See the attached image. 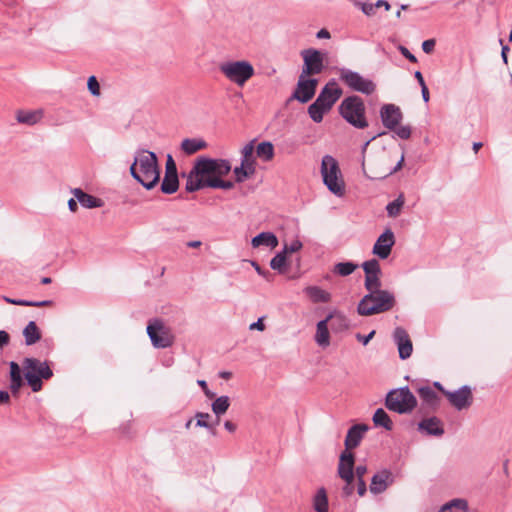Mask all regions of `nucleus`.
<instances>
[{
  "instance_id": "1",
  "label": "nucleus",
  "mask_w": 512,
  "mask_h": 512,
  "mask_svg": "<svg viewBox=\"0 0 512 512\" xmlns=\"http://www.w3.org/2000/svg\"><path fill=\"white\" fill-rule=\"evenodd\" d=\"M231 171V164L226 159H213L200 156L194 162L191 170L185 174V190L193 193L204 188L230 190L234 187V182L223 180Z\"/></svg>"
},
{
  "instance_id": "2",
  "label": "nucleus",
  "mask_w": 512,
  "mask_h": 512,
  "mask_svg": "<svg viewBox=\"0 0 512 512\" xmlns=\"http://www.w3.org/2000/svg\"><path fill=\"white\" fill-rule=\"evenodd\" d=\"M129 170L131 176L147 190L153 189L159 183L161 169L158 158L152 151L137 149Z\"/></svg>"
},
{
  "instance_id": "3",
  "label": "nucleus",
  "mask_w": 512,
  "mask_h": 512,
  "mask_svg": "<svg viewBox=\"0 0 512 512\" xmlns=\"http://www.w3.org/2000/svg\"><path fill=\"white\" fill-rule=\"evenodd\" d=\"M396 304L395 296L388 290L368 292L359 301L357 312L361 316H371L393 309Z\"/></svg>"
},
{
  "instance_id": "4",
  "label": "nucleus",
  "mask_w": 512,
  "mask_h": 512,
  "mask_svg": "<svg viewBox=\"0 0 512 512\" xmlns=\"http://www.w3.org/2000/svg\"><path fill=\"white\" fill-rule=\"evenodd\" d=\"M339 114L350 125L358 129L368 127V121L365 117V104L361 97L351 95L344 98L338 107Z\"/></svg>"
},
{
  "instance_id": "5",
  "label": "nucleus",
  "mask_w": 512,
  "mask_h": 512,
  "mask_svg": "<svg viewBox=\"0 0 512 512\" xmlns=\"http://www.w3.org/2000/svg\"><path fill=\"white\" fill-rule=\"evenodd\" d=\"M321 174L324 184L331 193L337 196H342L344 194L345 183L341 177L338 162L331 155H325L322 158Z\"/></svg>"
},
{
  "instance_id": "6",
  "label": "nucleus",
  "mask_w": 512,
  "mask_h": 512,
  "mask_svg": "<svg viewBox=\"0 0 512 512\" xmlns=\"http://www.w3.org/2000/svg\"><path fill=\"white\" fill-rule=\"evenodd\" d=\"M385 406L398 414H407L415 409L417 399L409 387L405 386L389 391L385 399Z\"/></svg>"
},
{
  "instance_id": "7",
  "label": "nucleus",
  "mask_w": 512,
  "mask_h": 512,
  "mask_svg": "<svg viewBox=\"0 0 512 512\" xmlns=\"http://www.w3.org/2000/svg\"><path fill=\"white\" fill-rule=\"evenodd\" d=\"M146 331L154 348L165 349L175 343L173 330L163 319H150Z\"/></svg>"
},
{
  "instance_id": "8",
  "label": "nucleus",
  "mask_w": 512,
  "mask_h": 512,
  "mask_svg": "<svg viewBox=\"0 0 512 512\" xmlns=\"http://www.w3.org/2000/svg\"><path fill=\"white\" fill-rule=\"evenodd\" d=\"M220 71L231 82L243 86L253 75L254 68L248 61H229L220 64Z\"/></svg>"
},
{
  "instance_id": "9",
  "label": "nucleus",
  "mask_w": 512,
  "mask_h": 512,
  "mask_svg": "<svg viewBox=\"0 0 512 512\" xmlns=\"http://www.w3.org/2000/svg\"><path fill=\"white\" fill-rule=\"evenodd\" d=\"M339 80L342 81L351 90L360 92L365 95H371L376 90V84L360 73L348 68L338 69Z\"/></svg>"
},
{
  "instance_id": "10",
  "label": "nucleus",
  "mask_w": 512,
  "mask_h": 512,
  "mask_svg": "<svg viewBox=\"0 0 512 512\" xmlns=\"http://www.w3.org/2000/svg\"><path fill=\"white\" fill-rule=\"evenodd\" d=\"M10 389L13 395H16L23 385V378L29 386H32V358H25L23 361V369L18 363L11 361L10 364Z\"/></svg>"
},
{
  "instance_id": "11",
  "label": "nucleus",
  "mask_w": 512,
  "mask_h": 512,
  "mask_svg": "<svg viewBox=\"0 0 512 512\" xmlns=\"http://www.w3.org/2000/svg\"><path fill=\"white\" fill-rule=\"evenodd\" d=\"M365 273L364 286L368 292L382 290V282L380 276L382 274L379 261L375 258L362 263Z\"/></svg>"
},
{
  "instance_id": "12",
  "label": "nucleus",
  "mask_w": 512,
  "mask_h": 512,
  "mask_svg": "<svg viewBox=\"0 0 512 512\" xmlns=\"http://www.w3.org/2000/svg\"><path fill=\"white\" fill-rule=\"evenodd\" d=\"M317 84V79L308 78L307 75L300 74L296 89L294 90L290 99H295L301 103H307L314 97Z\"/></svg>"
},
{
  "instance_id": "13",
  "label": "nucleus",
  "mask_w": 512,
  "mask_h": 512,
  "mask_svg": "<svg viewBox=\"0 0 512 512\" xmlns=\"http://www.w3.org/2000/svg\"><path fill=\"white\" fill-rule=\"evenodd\" d=\"M301 56L304 61L301 74L310 76L322 72L324 68L323 54L319 50L305 49L301 52Z\"/></svg>"
},
{
  "instance_id": "14",
  "label": "nucleus",
  "mask_w": 512,
  "mask_h": 512,
  "mask_svg": "<svg viewBox=\"0 0 512 512\" xmlns=\"http://www.w3.org/2000/svg\"><path fill=\"white\" fill-rule=\"evenodd\" d=\"M449 403L458 411L468 409L473 403V394L470 386L463 385L456 391L445 392Z\"/></svg>"
},
{
  "instance_id": "15",
  "label": "nucleus",
  "mask_w": 512,
  "mask_h": 512,
  "mask_svg": "<svg viewBox=\"0 0 512 512\" xmlns=\"http://www.w3.org/2000/svg\"><path fill=\"white\" fill-rule=\"evenodd\" d=\"M395 244V236L391 229H386L376 240L372 253L380 259H387Z\"/></svg>"
},
{
  "instance_id": "16",
  "label": "nucleus",
  "mask_w": 512,
  "mask_h": 512,
  "mask_svg": "<svg viewBox=\"0 0 512 512\" xmlns=\"http://www.w3.org/2000/svg\"><path fill=\"white\" fill-rule=\"evenodd\" d=\"M342 93V89L339 88L336 81L332 79L322 88L316 100L323 104L324 108L330 110L341 97Z\"/></svg>"
},
{
  "instance_id": "17",
  "label": "nucleus",
  "mask_w": 512,
  "mask_h": 512,
  "mask_svg": "<svg viewBox=\"0 0 512 512\" xmlns=\"http://www.w3.org/2000/svg\"><path fill=\"white\" fill-rule=\"evenodd\" d=\"M380 118L389 130H394L402 121L403 113L395 104H384L380 109Z\"/></svg>"
},
{
  "instance_id": "18",
  "label": "nucleus",
  "mask_w": 512,
  "mask_h": 512,
  "mask_svg": "<svg viewBox=\"0 0 512 512\" xmlns=\"http://www.w3.org/2000/svg\"><path fill=\"white\" fill-rule=\"evenodd\" d=\"M393 340L397 345L400 359H408L412 354L413 345L407 331L403 327H396L393 332Z\"/></svg>"
},
{
  "instance_id": "19",
  "label": "nucleus",
  "mask_w": 512,
  "mask_h": 512,
  "mask_svg": "<svg viewBox=\"0 0 512 512\" xmlns=\"http://www.w3.org/2000/svg\"><path fill=\"white\" fill-rule=\"evenodd\" d=\"M393 482L392 472L388 469H383L372 477L370 492L375 495L383 493Z\"/></svg>"
},
{
  "instance_id": "20",
  "label": "nucleus",
  "mask_w": 512,
  "mask_h": 512,
  "mask_svg": "<svg viewBox=\"0 0 512 512\" xmlns=\"http://www.w3.org/2000/svg\"><path fill=\"white\" fill-rule=\"evenodd\" d=\"M355 457L351 451H343L339 458L338 475L343 480H354Z\"/></svg>"
},
{
  "instance_id": "21",
  "label": "nucleus",
  "mask_w": 512,
  "mask_h": 512,
  "mask_svg": "<svg viewBox=\"0 0 512 512\" xmlns=\"http://www.w3.org/2000/svg\"><path fill=\"white\" fill-rule=\"evenodd\" d=\"M368 429L369 427L366 424H355L350 427L345 438L344 451H350L358 447Z\"/></svg>"
},
{
  "instance_id": "22",
  "label": "nucleus",
  "mask_w": 512,
  "mask_h": 512,
  "mask_svg": "<svg viewBox=\"0 0 512 512\" xmlns=\"http://www.w3.org/2000/svg\"><path fill=\"white\" fill-rule=\"evenodd\" d=\"M418 430L425 432L427 435L436 437L442 436L445 432L442 421L436 416L421 420L418 423Z\"/></svg>"
},
{
  "instance_id": "23",
  "label": "nucleus",
  "mask_w": 512,
  "mask_h": 512,
  "mask_svg": "<svg viewBox=\"0 0 512 512\" xmlns=\"http://www.w3.org/2000/svg\"><path fill=\"white\" fill-rule=\"evenodd\" d=\"M331 317H332V314H329L325 319H323L317 323L315 341L319 346H321L323 348L329 346V344H330L328 322L330 321Z\"/></svg>"
},
{
  "instance_id": "24",
  "label": "nucleus",
  "mask_w": 512,
  "mask_h": 512,
  "mask_svg": "<svg viewBox=\"0 0 512 512\" xmlns=\"http://www.w3.org/2000/svg\"><path fill=\"white\" fill-rule=\"evenodd\" d=\"M72 193L81 206L85 208H98L103 205V201L100 198L92 196L80 188L73 189Z\"/></svg>"
},
{
  "instance_id": "25",
  "label": "nucleus",
  "mask_w": 512,
  "mask_h": 512,
  "mask_svg": "<svg viewBox=\"0 0 512 512\" xmlns=\"http://www.w3.org/2000/svg\"><path fill=\"white\" fill-rule=\"evenodd\" d=\"M251 245L253 248L266 246L274 249L278 246V238L272 232H261L252 238Z\"/></svg>"
},
{
  "instance_id": "26",
  "label": "nucleus",
  "mask_w": 512,
  "mask_h": 512,
  "mask_svg": "<svg viewBox=\"0 0 512 512\" xmlns=\"http://www.w3.org/2000/svg\"><path fill=\"white\" fill-rule=\"evenodd\" d=\"M417 392L423 402L433 410L437 409L440 403V398L437 393L430 386H421L417 388Z\"/></svg>"
},
{
  "instance_id": "27",
  "label": "nucleus",
  "mask_w": 512,
  "mask_h": 512,
  "mask_svg": "<svg viewBox=\"0 0 512 512\" xmlns=\"http://www.w3.org/2000/svg\"><path fill=\"white\" fill-rule=\"evenodd\" d=\"M207 147V142L203 139L197 138H186L181 143V149L187 155H192L199 150L205 149Z\"/></svg>"
},
{
  "instance_id": "28",
  "label": "nucleus",
  "mask_w": 512,
  "mask_h": 512,
  "mask_svg": "<svg viewBox=\"0 0 512 512\" xmlns=\"http://www.w3.org/2000/svg\"><path fill=\"white\" fill-rule=\"evenodd\" d=\"M305 293L314 303H327L331 300V294L318 286H308Z\"/></svg>"
},
{
  "instance_id": "29",
  "label": "nucleus",
  "mask_w": 512,
  "mask_h": 512,
  "mask_svg": "<svg viewBox=\"0 0 512 512\" xmlns=\"http://www.w3.org/2000/svg\"><path fill=\"white\" fill-rule=\"evenodd\" d=\"M254 142L250 141L241 149V164L250 168H256V158L254 157Z\"/></svg>"
},
{
  "instance_id": "30",
  "label": "nucleus",
  "mask_w": 512,
  "mask_h": 512,
  "mask_svg": "<svg viewBox=\"0 0 512 512\" xmlns=\"http://www.w3.org/2000/svg\"><path fill=\"white\" fill-rule=\"evenodd\" d=\"M372 420L375 426L383 427L388 431L393 429V422L383 408H378L374 412Z\"/></svg>"
},
{
  "instance_id": "31",
  "label": "nucleus",
  "mask_w": 512,
  "mask_h": 512,
  "mask_svg": "<svg viewBox=\"0 0 512 512\" xmlns=\"http://www.w3.org/2000/svg\"><path fill=\"white\" fill-rule=\"evenodd\" d=\"M274 146L270 141H263L256 147V155L264 162L271 161L274 158Z\"/></svg>"
},
{
  "instance_id": "32",
  "label": "nucleus",
  "mask_w": 512,
  "mask_h": 512,
  "mask_svg": "<svg viewBox=\"0 0 512 512\" xmlns=\"http://www.w3.org/2000/svg\"><path fill=\"white\" fill-rule=\"evenodd\" d=\"M179 188V178L178 175H164V178L161 182V192L164 194H173Z\"/></svg>"
},
{
  "instance_id": "33",
  "label": "nucleus",
  "mask_w": 512,
  "mask_h": 512,
  "mask_svg": "<svg viewBox=\"0 0 512 512\" xmlns=\"http://www.w3.org/2000/svg\"><path fill=\"white\" fill-rule=\"evenodd\" d=\"M313 507L316 512H329L328 510V497L325 488L318 489L313 499Z\"/></svg>"
},
{
  "instance_id": "34",
  "label": "nucleus",
  "mask_w": 512,
  "mask_h": 512,
  "mask_svg": "<svg viewBox=\"0 0 512 512\" xmlns=\"http://www.w3.org/2000/svg\"><path fill=\"white\" fill-rule=\"evenodd\" d=\"M332 317L330 318L331 329L334 332H342L347 330L350 327V322L348 318L341 313H331Z\"/></svg>"
},
{
  "instance_id": "35",
  "label": "nucleus",
  "mask_w": 512,
  "mask_h": 512,
  "mask_svg": "<svg viewBox=\"0 0 512 512\" xmlns=\"http://www.w3.org/2000/svg\"><path fill=\"white\" fill-rule=\"evenodd\" d=\"M439 512H468V503L464 499H453L443 505Z\"/></svg>"
},
{
  "instance_id": "36",
  "label": "nucleus",
  "mask_w": 512,
  "mask_h": 512,
  "mask_svg": "<svg viewBox=\"0 0 512 512\" xmlns=\"http://www.w3.org/2000/svg\"><path fill=\"white\" fill-rule=\"evenodd\" d=\"M328 111L329 110L324 108L323 104L319 103L317 100L308 107V114L315 123L322 122L324 114Z\"/></svg>"
},
{
  "instance_id": "37",
  "label": "nucleus",
  "mask_w": 512,
  "mask_h": 512,
  "mask_svg": "<svg viewBox=\"0 0 512 512\" xmlns=\"http://www.w3.org/2000/svg\"><path fill=\"white\" fill-rule=\"evenodd\" d=\"M229 406H230L229 397L228 396H220L213 401L211 408H212L213 413L217 417H219L227 412Z\"/></svg>"
},
{
  "instance_id": "38",
  "label": "nucleus",
  "mask_w": 512,
  "mask_h": 512,
  "mask_svg": "<svg viewBox=\"0 0 512 512\" xmlns=\"http://www.w3.org/2000/svg\"><path fill=\"white\" fill-rule=\"evenodd\" d=\"M405 199L403 194H400L394 201L386 206V211L389 217L396 218L400 215L402 207L404 206Z\"/></svg>"
},
{
  "instance_id": "39",
  "label": "nucleus",
  "mask_w": 512,
  "mask_h": 512,
  "mask_svg": "<svg viewBox=\"0 0 512 512\" xmlns=\"http://www.w3.org/2000/svg\"><path fill=\"white\" fill-rule=\"evenodd\" d=\"M233 172L235 175V182L242 183L256 173V168H250L247 166L240 165L238 167H235Z\"/></svg>"
},
{
  "instance_id": "40",
  "label": "nucleus",
  "mask_w": 512,
  "mask_h": 512,
  "mask_svg": "<svg viewBox=\"0 0 512 512\" xmlns=\"http://www.w3.org/2000/svg\"><path fill=\"white\" fill-rule=\"evenodd\" d=\"M270 267L273 270L278 271L280 274H284L287 271V259L284 253L278 252L270 261Z\"/></svg>"
},
{
  "instance_id": "41",
  "label": "nucleus",
  "mask_w": 512,
  "mask_h": 512,
  "mask_svg": "<svg viewBox=\"0 0 512 512\" xmlns=\"http://www.w3.org/2000/svg\"><path fill=\"white\" fill-rule=\"evenodd\" d=\"M357 267L358 265L353 262H339L335 264L333 272L345 277L351 275L357 269Z\"/></svg>"
},
{
  "instance_id": "42",
  "label": "nucleus",
  "mask_w": 512,
  "mask_h": 512,
  "mask_svg": "<svg viewBox=\"0 0 512 512\" xmlns=\"http://www.w3.org/2000/svg\"><path fill=\"white\" fill-rule=\"evenodd\" d=\"M36 375L41 380H48L53 376V371L46 361L41 362L36 359Z\"/></svg>"
},
{
  "instance_id": "43",
  "label": "nucleus",
  "mask_w": 512,
  "mask_h": 512,
  "mask_svg": "<svg viewBox=\"0 0 512 512\" xmlns=\"http://www.w3.org/2000/svg\"><path fill=\"white\" fill-rule=\"evenodd\" d=\"M195 418H196V426L197 427H201V428H206V429H212V424H210L207 419L210 418V415L208 413H204V412H197L195 414Z\"/></svg>"
},
{
  "instance_id": "44",
  "label": "nucleus",
  "mask_w": 512,
  "mask_h": 512,
  "mask_svg": "<svg viewBox=\"0 0 512 512\" xmlns=\"http://www.w3.org/2000/svg\"><path fill=\"white\" fill-rule=\"evenodd\" d=\"M302 247H303L302 242L300 240L296 239V240L292 241L290 244L285 243L281 253H284V255L286 256L289 253L298 252L299 250H301Z\"/></svg>"
},
{
  "instance_id": "45",
  "label": "nucleus",
  "mask_w": 512,
  "mask_h": 512,
  "mask_svg": "<svg viewBox=\"0 0 512 512\" xmlns=\"http://www.w3.org/2000/svg\"><path fill=\"white\" fill-rule=\"evenodd\" d=\"M16 120L21 124L32 125V111L17 110Z\"/></svg>"
},
{
  "instance_id": "46",
  "label": "nucleus",
  "mask_w": 512,
  "mask_h": 512,
  "mask_svg": "<svg viewBox=\"0 0 512 512\" xmlns=\"http://www.w3.org/2000/svg\"><path fill=\"white\" fill-rule=\"evenodd\" d=\"M165 175H178L177 166L171 154L167 155Z\"/></svg>"
},
{
  "instance_id": "47",
  "label": "nucleus",
  "mask_w": 512,
  "mask_h": 512,
  "mask_svg": "<svg viewBox=\"0 0 512 512\" xmlns=\"http://www.w3.org/2000/svg\"><path fill=\"white\" fill-rule=\"evenodd\" d=\"M87 86L92 95L98 96L100 94V85L95 76H90L88 78Z\"/></svg>"
},
{
  "instance_id": "48",
  "label": "nucleus",
  "mask_w": 512,
  "mask_h": 512,
  "mask_svg": "<svg viewBox=\"0 0 512 512\" xmlns=\"http://www.w3.org/2000/svg\"><path fill=\"white\" fill-rule=\"evenodd\" d=\"M393 131H395L396 135L403 140L409 139L412 133L410 126H397Z\"/></svg>"
},
{
  "instance_id": "49",
  "label": "nucleus",
  "mask_w": 512,
  "mask_h": 512,
  "mask_svg": "<svg viewBox=\"0 0 512 512\" xmlns=\"http://www.w3.org/2000/svg\"><path fill=\"white\" fill-rule=\"evenodd\" d=\"M362 12L367 16H372L375 14V3L361 2L359 3Z\"/></svg>"
},
{
  "instance_id": "50",
  "label": "nucleus",
  "mask_w": 512,
  "mask_h": 512,
  "mask_svg": "<svg viewBox=\"0 0 512 512\" xmlns=\"http://www.w3.org/2000/svg\"><path fill=\"white\" fill-rule=\"evenodd\" d=\"M252 265L255 268L256 272L262 277H264L267 281L273 280V274L270 271L262 269L260 265L256 262H252Z\"/></svg>"
},
{
  "instance_id": "51",
  "label": "nucleus",
  "mask_w": 512,
  "mask_h": 512,
  "mask_svg": "<svg viewBox=\"0 0 512 512\" xmlns=\"http://www.w3.org/2000/svg\"><path fill=\"white\" fill-rule=\"evenodd\" d=\"M4 301L14 305L32 306V300L14 299L7 296L3 297Z\"/></svg>"
},
{
  "instance_id": "52",
  "label": "nucleus",
  "mask_w": 512,
  "mask_h": 512,
  "mask_svg": "<svg viewBox=\"0 0 512 512\" xmlns=\"http://www.w3.org/2000/svg\"><path fill=\"white\" fill-rule=\"evenodd\" d=\"M344 481H345V485L342 488V494L344 497H349L354 493V485H353L354 480H344Z\"/></svg>"
},
{
  "instance_id": "53",
  "label": "nucleus",
  "mask_w": 512,
  "mask_h": 512,
  "mask_svg": "<svg viewBox=\"0 0 512 512\" xmlns=\"http://www.w3.org/2000/svg\"><path fill=\"white\" fill-rule=\"evenodd\" d=\"M26 345H32V321H30L23 330Z\"/></svg>"
},
{
  "instance_id": "54",
  "label": "nucleus",
  "mask_w": 512,
  "mask_h": 512,
  "mask_svg": "<svg viewBox=\"0 0 512 512\" xmlns=\"http://www.w3.org/2000/svg\"><path fill=\"white\" fill-rule=\"evenodd\" d=\"M33 371H34L33 384H34V393H35L42 389V380L39 379V377L36 375V359L35 358H34V363H33Z\"/></svg>"
},
{
  "instance_id": "55",
  "label": "nucleus",
  "mask_w": 512,
  "mask_h": 512,
  "mask_svg": "<svg viewBox=\"0 0 512 512\" xmlns=\"http://www.w3.org/2000/svg\"><path fill=\"white\" fill-rule=\"evenodd\" d=\"M435 45H436V41L434 39L425 40L422 43V50L425 53L430 54L434 51Z\"/></svg>"
},
{
  "instance_id": "56",
  "label": "nucleus",
  "mask_w": 512,
  "mask_h": 512,
  "mask_svg": "<svg viewBox=\"0 0 512 512\" xmlns=\"http://www.w3.org/2000/svg\"><path fill=\"white\" fill-rule=\"evenodd\" d=\"M375 330L371 331L368 335H362L360 333L356 334V339L361 342L363 345H367L369 341L374 337Z\"/></svg>"
},
{
  "instance_id": "57",
  "label": "nucleus",
  "mask_w": 512,
  "mask_h": 512,
  "mask_svg": "<svg viewBox=\"0 0 512 512\" xmlns=\"http://www.w3.org/2000/svg\"><path fill=\"white\" fill-rule=\"evenodd\" d=\"M197 383L202 388V390L207 398L213 399L215 397V393L208 389V386H207V383L205 380H198Z\"/></svg>"
},
{
  "instance_id": "58",
  "label": "nucleus",
  "mask_w": 512,
  "mask_h": 512,
  "mask_svg": "<svg viewBox=\"0 0 512 512\" xmlns=\"http://www.w3.org/2000/svg\"><path fill=\"white\" fill-rule=\"evenodd\" d=\"M399 50H400L401 54L406 59H408L410 62H412V63H416L417 62V58L415 57V55H413L406 47L400 46Z\"/></svg>"
},
{
  "instance_id": "59",
  "label": "nucleus",
  "mask_w": 512,
  "mask_h": 512,
  "mask_svg": "<svg viewBox=\"0 0 512 512\" xmlns=\"http://www.w3.org/2000/svg\"><path fill=\"white\" fill-rule=\"evenodd\" d=\"M367 473V467L365 465H358L355 468L354 476L356 475L357 480L364 479L365 474Z\"/></svg>"
},
{
  "instance_id": "60",
  "label": "nucleus",
  "mask_w": 512,
  "mask_h": 512,
  "mask_svg": "<svg viewBox=\"0 0 512 512\" xmlns=\"http://www.w3.org/2000/svg\"><path fill=\"white\" fill-rule=\"evenodd\" d=\"M249 329L263 331L265 329V325L263 323V317H260L256 322H253L252 324H250Z\"/></svg>"
},
{
  "instance_id": "61",
  "label": "nucleus",
  "mask_w": 512,
  "mask_h": 512,
  "mask_svg": "<svg viewBox=\"0 0 512 512\" xmlns=\"http://www.w3.org/2000/svg\"><path fill=\"white\" fill-rule=\"evenodd\" d=\"M367 491L366 482L364 479L357 480V493L359 496H364Z\"/></svg>"
},
{
  "instance_id": "62",
  "label": "nucleus",
  "mask_w": 512,
  "mask_h": 512,
  "mask_svg": "<svg viewBox=\"0 0 512 512\" xmlns=\"http://www.w3.org/2000/svg\"><path fill=\"white\" fill-rule=\"evenodd\" d=\"M9 340V334L4 330H0V349L7 345L9 343Z\"/></svg>"
},
{
  "instance_id": "63",
  "label": "nucleus",
  "mask_w": 512,
  "mask_h": 512,
  "mask_svg": "<svg viewBox=\"0 0 512 512\" xmlns=\"http://www.w3.org/2000/svg\"><path fill=\"white\" fill-rule=\"evenodd\" d=\"M404 160H405V156H404V153H402L401 157H400V160L397 162V164L395 165V167L393 169L390 170V172L388 173V175H392L394 173H396L397 171H399L400 169H402L403 167V163H404Z\"/></svg>"
},
{
  "instance_id": "64",
  "label": "nucleus",
  "mask_w": 512,
  "mask_h": 512,
  "mask_svg": "<svg viewBox=\"0 0 512 512\" xmlns=\"http://www.w3.org/2000/svg\"><path fill=\"white\" fill-rule=\"evenodd\" d=\"M316 37L318 39H329L330 32L327 29L323 28L317 32Z\"/></svg>"
}]
</instances>
